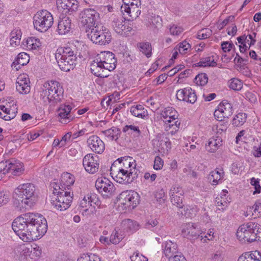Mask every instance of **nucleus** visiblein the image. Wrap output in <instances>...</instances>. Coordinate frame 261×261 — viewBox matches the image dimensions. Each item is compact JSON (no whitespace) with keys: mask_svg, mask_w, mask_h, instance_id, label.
Returning a JSON list of instances; mask_svg holds the SVG:
<instances>
[{"mask_svg":"<svg viewBox=\"0 0 261 261\" xmlns=\"http://www.w3.org/2000/svg\"><path fill=\"white\" fill-rule=\"evenodd\" d=\"M12 228L24 242H31L42 237L47 229V221L42 215L28 213L17 217Z\"/></svg>","mask_w":261,"mask_h":261,"instance_id":"f257e3e1","label":"nucleus"},{"mask_svg":"<svg viewBox=\"0 0 261 261\" xmlns=\"http://www.w3.org/2000/svg\"><path fill=\"white\" fill-rule=\"evenodd\" d=\"M36 188L31 183L20 185L15 190L14 205L21 211L31 208L36 200Z\"/></svg>","mask_w":261,"mask_h":261,"instance_id":"f03ea898","label":"nucleus"},{"mask_svg":"<svg viewBox=\"0 0 261 261\" xmlns=\"http://www.w3.org/2000/svg\"><path fill=\"white\" fill-rule=\"evenodd\" d=\"M41 89L40 98L45 104L54 105L63 98V89L61 84L57 81L46 82Z\"/></svg>","mask_w":261,"mask_h":261,"instance_id":"7ed1b4c3","label":"nucleus"},{"mask_svg":"<svg viewBox=\"0 0 261 261\" xmlns=\"http://www.w3.org/2000/svg\"><path fill=\"white\" fill-rule=\"evenodd\" d=\"M58 65L62 71H69L73 69L76 64V55L69 47L59 48L55 55Z\"/></svg>","mask_w":261,"mask_h":261,"instance_id":"20e7f679","label":"nucleus"},{"mask_svg":"<svg viewBox=\"0 0 261 261\" xmlns=\"http://www.w3.org/2000/svg\"><path fill=\"white\" fill-rule=\"evenodd\" d=\"M87 36L93 43L101 45L109 44L112 39L111 32L101 23H97L92 30H88Z\"/></svg>","mask_w":261,"mask_h":261,"instance_id":"39448f33","label":"nucleus"},{"mask_svg":"<svg viewBox=\"0 0 261 261\" xmlns=\"http://www.w3.org/2000/svg\"><path fill=\"white\" fill-rule=\"evenodd\" d=\"M54 18L50 13L47 10L39 11L33 17V24L36 30L45 32L53 25Z\"/></svg>","mask_w":261,"mask_h":261,"instance_id":"423d86ee","label":"nucleus"},{"mask_svg":"<svg viewBox=\"0 0 261 261\" xmlns=\"http://www.w3.org/2000/svg\"><path fill=\"white\" fill-rule=\"evenodd\" d=\"M80 21L85 32L92 30L98 23L99 14L93 9H85L80 13Z\"/></svg>","mask_w":261,"mask_h":261,"instance_id":"0eeeda50","label":"nucleus"},{"mask_svg":"<svg viewBox=\"0 0 261 261\" xmlns=\"http://www.w3.org/2000/svg\"><path fill=\"white\" fill-rule=\"evenodd\" d=\"M112 166L110 170V174L113 178L117 182L120 184H130L137 177L135 168H130L129 170H126L123 168H119L118 170L114 169Z\"/></svg>","mask_w":261,"mask_h":261,"instance_id":"6e6552de","label":"nucleus"},{"mask_svg":"<svg viewBox=\"0 0 261 261\" xmlns=\"http://www.w3.org/2000/svg\"><path fill=\"white\" fill-rule=\"evenodd\" d=\"M111 25L116 33L125 37L129 35L133 30L129 22L121 16L112 17Z\"/></svg>","mask_w":261,"mask_h":261,"instance_id":"1a4fd4ad","label":"nucleus"},{"mask_svg":"<svg viewBox=\"0 0 261 261\" xmlns=\"http://www.w3.org/2000/svg\"><path fill=\"white\" fill-rule=\"evenodd\" d=\"M95 187L98 192L105 198H111L116 194V189L108 178L100 177L95 181Z\"/></svg>","mask_w":261,"mask_h":261,"instance_id":"9d476101","label":"nucleus"},{"mask_svg":"<svg viewBox=\"0 0 261 261\" xmlns=\"http://www.w3.org/2000/svg\"><path fill=\"white\" fill-rule=\"evenodd\" d=\"M119 199L122 209L125 210L134 209L139 203V196L134 191L122 192L119 195Z\"/></svg>","mask_w":261,"mask_h":261,"instance_id":"9b49d317","label":"nucleus"},{"mask_svg":"<svg viewBox=\"0 0 261 261\" xmlns=\"http://www.w3.org/2000/svg\"><path fill=\"white\" fill-rule=\"evenodd\" d=\"M254 225V222H249L239 226L236 235L241 243H251L253 242V239H255V238H254V234H253Z\"/></svg>","mask_w":261,"mask_h":261,"instance_id":"f8f14e48","label":"nucleus"},{"mask_svg":"<svg viewBox=\"0 0 261 261\" xmlns=\"http://www.w3.org/2000/svg\"><path fill=\"white\" fill-rule=\"evenodd\" d=\"M182 234L185 237L190 240H195L200 238L202 241L204 238H207V236H202L201 230L198 227L197 225L193 223H188L185 224L182 226Z\"/></svg>","mask_w":261,"mask_h":261,"instance_id":"ddd939ff","label":"nucleus"},{"mask_svg":"<svg viewBox=\"0 0 261 261\" xmlns=\"http://www.w3.org/2000/svg\"><path fill=\"white\" fill-rule=\"evenodd\" d=\"M0 164H4V166H6L4 169L6 174L11 172L14 175L19 176L24 171L23 164L17 160L12 159L5 162H1Z\"/></svg>","mask_w":261,"mask_h":261,"instance_id":"4468645a","label":"nucleus"},{"mask_svg":"<svg viewBox=\"0 0 261 261\" xmlns=\"http://www.w3.org/2000/svg\"><path fill=\"white\" fill-rule=\"evenodd\" d=\"M100 62L105 65L108 71H112L116 67L117 60L115 55L110 51H103L98 54L96 57Z\"/></svg>","mask_w":261,"mask_h":261,"instance_id":"2eb2a0df","label":"nucleus"},{"mask_svg":"<svg viewBox=\"0 0 261 261\" xmlns=\"http://www.w3.org/2000/svg\"><path fill=\"white\" fill-rule=\"evenodd\" d=\"M97 155L92 154H86L83 160V165L85 170L90 174H94L99 169V162Z\"/></svg>","mask_w":261,"mask_h":261,"instance_id":"dca6fc26","label":"nucleus"},{"mask_svg":"<svg viewBox=\"0 0 261 261\" xmlns=\"http://www.w3.org/2000/svg\"><path fill=\"white\" fill-rule=\"evenodd\" d=\"M232 107L227 100H223L218 106L217 110L214 112V116L218 119L228 118L232 114Z\"/></svg>","mask_w":261,"mask_h":261,"instance_id":"f3484780","label":"nucleus"},{"mask_svg":"<svg viewBox=\"0 0 261 261\" xmlns=\"http://www.w3.org/2000/svg\"><path fill=\"white\" fill-rule=\"evenodd\" d=\"M176 97L179 100L194 103L197 99L194 90L191 88H186L178 90L176 92Z\"/></svg>","mask_w":261,"mask_h":261,"instance_id":"a211bd4d","label":"nucleus"},{"mask_svg":"<svg viewBox=\"0 0 261 261\" xmlns=\"http://www.w3.org/2000/svg\"><path fill=\"white\" fill-rule=\"evenodd\" d=\"M183 194L184 191L181 188L176 186H172L170 191V197L172 204L177 207H181L184 206Z\"/></svg>","mask_w":261,"mask_h":261,"instance_id":"6ab92c4d","label":"nucleus"},{"mask_svg":"<svg viewBox=\"0 0 261 261\" xmlns=\"http://www.w3.org/2000/svg\"><path fill=\"white\" fill-rule=\"evenodd\" d=\"M62 200L61 198L54 195L51 200V204L54 208L60 211L67 210L70 206L73 198L71 195H69L65 201Z\"/></svg>","mask_w":261,"mask_h":261,"instance_id":"aec40b11","label":"nucleus"},{"mask_svg":"<svg viewBox=\"0 0 261 261\" xmlns=\"http://www.w3.org/2000/svg\"><path fill=\"white\" fill-rule=\"evenodd\" d=\"M162 247L164 254L165 256L169 258V259L172 258L174 256L181 253L178 252L177 244L170 240L163 243Z\"/></svg>","mask_w":261,"mask_h":261,"instance_id":"412c9836","label":"nucleus"},{"mask_svg":"<svg viewBox=\"0 0 261 261\" xmlns=\"http://www.w3.org/2000/svg\"><path fill=\"white\" fill-rule=\"evenodd\" d=\"M72 25V20L69 17L60 18L56 31L60 35H66L70 32Z\"/></svg>","mask_w":261,"mask_h":261,"instance_id":"4be33fe9","label":"nucleus"},{"mask_svg":"<svg viewBox=\"0 0 261 261\" xmlns=\"http://www.w3.org/2000/svg\"><path fill=\"white\" fill-rule=\"evenodd\" d=\"M87 143L90 148L97 153H101L105 146L103 141L97 136H92L88 139Z\"/></svg>","mask_w":261,"mask_h":261,"instance_id":"5701e85b","label":"nucleus"},{"mask_svg":"<svg viewBox=\"0 0 261 261\" xmlns=\"http://www.w3.org/2000/svg\"><path fill=\"white\" fill-rule=\"evenodd\" d=\"M71 109L69 105L62 106L59 108L58 115L61 123L67 124L73 120L74 116L70 113Z\"/></svg>","mask_w":261,"mask_h":261,"instance_id":"b1692460","label":"nucleus"},{"mask_svg":"<svg viewBox=\"0 0 261 261\" xmlns=\"http://www.w3.org/2000/svg\"><path fill=\"white\" fill-rule=\"evenodd\" d=\"M105 65L99 62L98 59H96L90 64V70L92 74L97 77H106L108 75L105 72Z\"/></svg>","mask_w":261,"mask_h":261,"instance_id":"393cba45","label":"nucleus"},{"mask_svg":"<svg viewBox=\"0 0 261 261\" xmlns=\"http://www.w3.org/2000/svg\"><path fill=\"white\" fill-rule=\"evenodd\" d=\"M57 4L59 7L69 12L76 11L79 7L76 0H57Z\"/></svg>","mask_w":261,"mask_h":261,"instance_id":"a878e982","label":"nucleus"},{"mask_svg":"<svg viewBox=\"0 0 261 261\" xmlns=\"http://www.w3.org/2000/svg\"><path fill=\"white\" fill-rule=\"evenodd\" d=\"M16 88L21 94H27L30 91L29 80L22 76H19L16 82Z\"/></svg>","mask_w":261,"mask_h":261,"instance_id":"bb28decb","label":"nucleus"},{"mask_svg":"<svg viewBox=\"0 0 261 261\" xmlns=\"http://www.w3.org/2000/svg\"><path fill=\"white\" fill-rule=\"evenodd\" d=\"M222 139L218 136L211 138L207 144L205 145V149L210 152H214L222 145Z\"/></svg>","mask_w":261,"mask_h":261,"instance_id":"cd10ccee","label":"nucleus"},{"mask_svg":"<svg viewBox=\"0 0 261 261\" xmlns=\"http://www.w3.org/2000/svg\"><path fill=\"white\" fill-rule=\"evenodd\" d=\"M224 173L223 170L217 168L210 172L208 176L209 182L213 185H217L224 177Z\"/></svg>","mask_w":261,"mask_h":261,"instance_id":"c85d7f7f","label":"nucleus"},{"mask_svg":"<svg viewBox=\"0 0 261 261\" xmlns=\"http://www.w3.org/2000/svg\"><path fill=\"white\" fill-rule=\"evenodd\" d=\"M29 61V56L25 53H20L14 60L12 64V66L15 68L17 70L20 68L21 66L27 65Z\"/></svg>","mask_w":261,"mask_h":261,"instance_id":"c756f323","label":"nucleus"},{"mask_svg":"<svg viewBox=\"0 0 261 261\" xmlns=\"http://www.w3.org/2000/svg\"><path fill=\"white\" fill-rule=\"evenodd\" d=\"M134 161V160H133L132 158L130 156H124L116 160L112 164V166L113 167H116L115 164H117V162H118L120 166H121L120 168H123L126 170H129L130 168H132L133 167V164H134V167L132 169L134 168H135V167L136 166V164Z\"/></svg>","mask_w":261,"mask_h":261,"instance_id":"7c9ffc66","label":"nucleus"},{"mask_svg":"<svg viewBox=\"0 0 261 261\" xmlns=\"http://www.w3.org/2000/svg\"><path fill=\"white\" fill-rule=\"evenodd\" d=\"M238 261H261V253L257 250L246 252L240 256Z\"/></svg>","mask_w":261,"mask_h":261,"instance_id":"2f4dec72","label":"nucleus"},{"mask_svg":"<svg viewBox=\"0 0 261 261\" xmlns=\"http://www.w3.org/2000/svg\"><path fill=\"white\" fill-rule=\"evenodd\" d=\"M102 133L107 137L108 140L117 141L120 137L121 130L118 127H112L110 129L102 131Z\"/></svg>","mask_w":261,"mask_h":261,"instance_id":"473e14b6","label":"nucleus"},{"mask_svg":"<svg viewBox=\"0 0 261 261\" xmlns=\"http://www.w3.org/2000/svg\"><path fill=\"white\" fill-rule=\"evenodd\" d=\"M61 181L64 187L67 188V190H69V187L73 185L75 178L72 174L66 172L62 175Z\"/></svg>","mask_w":261,"mask_h":261,"instance_id":"72a5a7b5","label":"nucleus"},{"mask_svg":"<svg viewBox=\"0 0 261 261\" xmlns=\"http://www.w3.org/2000/svg\"><path fill=\"white\" fill-rule=\"evenodd\" d=\"M130 113L135 117L144 118L147 114V111L145 110L142 105H138L136 106H132L130 108Z\"/></svg>","mask_w":261,"mask_h":261,"instance_id":"f704fd0d","label":"nucleus"},{"mask_svg":"<svg viewBox=\"0 0 261 261\" xmlns=\"http://www.w3.org/2000/svg\"><path fill=\"white\" fill-rule=\"evenodd\" d=\"M162 117L164 120L168 119L175 120L177 118L178 114L176 111L172 107L166 108L161 113Z\"/></svg>","mask_w":261,"mask_h":261,"instance_id":"c9c22d12","label":"nucleus"},{"mask_svg":"<svg viewBox=\"0 0 261 261\" xmlns=\"http://www.w3.org/2000/svg\"><path fill=\"white\" fill-rule=\"evenodd\" d=\"M196 65V66L199 67H215L217 66V63L215 62L213 57L212 56L201 58L200 61Z\"/></svg>","mask_w":261,"mask_h":261,"instance_id":"e433bc0d","label":"nucleus"},{"mask_svg":"<svg viewBox=\"0 0 261 261\" xmlns=\"http://www.w3.org/2000/svg\"><path fill=\"white\" fill-rule=\"evenodd\" d=\"M175 120L168 119L164 120L166 123V130L169 131L170 128H172L171 131L172 134H174L176 131L178 130L179 128L180 122L178 120H176L173 122Z\"/></svg>","mask_w":261,"mask_h":261,"instance_id":"4c0bfd02","label":"nucleus"},{"mask_svg":"<svg viewBox=\"0 0 261 261\" xmlns=\"http://www.w3.org/2000/svg\"><path fill=\"white\" fill-rule=\"evenodd\" d=\"M123 132L128 133V134L133 135L135 137H138L141 134L139 127L134 124L126 125L123 128Z\"/></svg>","mask_w":261,"mask_h":261,"instance_id":"58836bf2","label":"nucleus"},{"mask_svg":"<svg viewBox=\"0 0 261 261\" xmlns=\"http://www.w3.org/2000/svg\"><path fill=\"white\" fill-rule=\"evenodd\" d=\"M30 258L31 261L38 260L42 253L41 248L37 245H35L34 246H32L30 247Z\"/></svg>","mask_w":261,"mask_h":261,"instance_id":"ea45409f","label":"nucleus"},{"mask_svg":"<svg viewBox=\"0 0 261 261\" xmlns=\"http://www.w3.org/2000/svg\"><path fill=\"white\" fill-rule=\"evenodd\" d=\"M247 115L245 113H239L232 120V124L236 127L242 125L246 121Z\"/></svg>","mask_w":261,"mask_h":261,"instance_id":"a19ab883","label":"nucleus"},{"mask_svg":"<svg viewBox=\"0 0 261 261\" xmlns=\"http://www.w3.org/2000/svg\"><path fill=\"white\" fill-rule=\"evenodd\" d=\"M18 251L20 253V257L23 261H31L30 258V248L25 246H21L17 248Z\"/></svg>","mask_w":261,"mask_h":261,"instance_id":"79ce46f5","label":"nucleus"},{"mask_svg":"<svg viewBox=\"0 0 261 261\" xmlns=\"http://www.w3.org/2000/svg\"><path fill=\"white\" fill-rule=\"evenodd\" d=\"M25 45L29 49H36L41 45V43L38 39L30 37L26 40Z\"/></svg>","mask_w":261,"mask_h":261,"instance_id":"37998d69","label":"nucleus"},{"mask_svg":"<svg viewBox=\"0 0 261 261\" xmlns=\"http://www.w3.org/2000/svg\"><path fill=\"white\" fill-rule=\"evenodd\" d=\"M138 46L140 48V51L142 52L147 58L151 55V46L149 42L140 43Z\"/></svg>","mask_w":261,"mask_h":261,"instance_id":"c03bdc74","label":"nucleus"},{"mask_svg":"<svg viewBox=\"0 0 261 261\" xmlns=\"http://www.w3.org/2000/svg\"><path fill=\"white\" fill-rule=\"evenodd\" d=\"M229 87L235 91L240 90L243 87L242 82L238 79L232 78L228 82Z\"/></svg>","mask_w":261,"mask_h":261,"instance_id":"a18cd8bd","label":"nucleus"},{"mask_svg":"<svg viewBox=\"0 0 261 261\" xmlns=\"http://www.w3.org/2000/svg\"><path fill=\"white\" fill-rule=\"evenodd\" d=\"M122 225L124 227V229L127 231H134L137 229L138 225L136 222H134L130 219L124 220L122 221Z\"/></svg>","mask_w":261,"mask_h":261,"instance_id":"49530a36","label":"nucleus"},{"mask_svg":"<svg viewBox=\"0 0 261 261\" xmlns=\"http://www.w3.org/2000/svg\"><path fill=\"white\" fill-rule=\"evenodd\" d=\"M208 82V77L206 73L198 74L194 79V82L198 85L204 86Z\"/></svg>","mask_w":261,"mask_h":261,"instance_id":"de8ad7c7","label":"nucleus"},{"mask_svg":"<svg viewBox=\"0 0 261 261\" xmlns=\"http://www.w3.org/2000/svg\"><path fill=\"white\" fill-rule=\"evenodd\" d=\"M100 258L98 256L92 253H87L82 254L80 257L77 259V261H100Z\"/></svg>","mask_w":261,"mask_h":261,"instance_id":"09e8293b","label":"nucleus"},{"mask_svg":"<svg viewBox=\"0 0 261 261\" xmlns=\"http://www.w3.org/2000/svg\"><path fill=\"white\" fill-rule=\"evenodd\" d=\"M251 211L252 215L256 217L261 216V201L257 200L255 204L249 207V212Z\"/></svg>","mask_w":261,"mask_h":261,"instance_id":"8fccbe9b","label":"nucleus"},{"mask_svg":"<svg viewBox=\"0 0 261 261\" xmlns=\"http://www.w3.org/2000/svg\"><path fill=\"white\" fill-rule=\"evenodd\" d=\"M190 44L186 41H184L179 43L176 47L175 49H178L180 54H186L188 50L190 48Z\"/></svg>","mask_w":261,"mask_h":261,"instance_id":"3c124183","label":"nucleus"},{"mask_svg":"<svg viewBox=\"0 0 261 261\" xmlns=\"http://www.w3.org/2000/svg\"><path fill=\"white\" fill-rule=\"evenodd\" d=\"M212 34L211 30L205 28L198 32L197 38L199 39H205L210 37Z\"/></svg>","mask_w":261,"mask_h":261,"instance_id":"603ef678","label":"nucleus"},{"mask_svg":"<svg viewBox=\"0 0 261 261\" xmlns=\"http://www.w3.org/2000/svg\"><path fill=\"white\" fill-rule=\"evenodd\" d=\"M149 22L152 28H158L162 25V19L159 15L151 16Z\"/></svg>","mask_w":261,"mask_h":261,"instance_id":"864d4df0","label":"nucleus"},{"mask_svg":"<svg viewBox=\"0 0 261 261\" xmlns=\"http://www.w3.org/2000/svg\"><path fill=\"white\" fill-rule=\"evenodd\" d=\"M122 239L123 237L122 235H119L118 231L114 230L110 236L109 241L111 242V244H117Z\"/></svg>","mask_w":261,"mask_h":261,"instance_id":"5fc2aeb1","label":"nucleus"},{"mask_svg":"<svg viewBox=\"0 0 261 261\" xmlns=\"http://www.w3.org/2000/svg\"><path fill=\"white\" fill-rule=\"evenodd\" d=\"M254 226L253 234H254V238H255V239H253V242L261 241V225L254 222Z\"/></svg>","mask_w":261,"mask_h":261,"instance_id":"6e6d98bb","label":"nucleus"},{"mask_svg":"<svg viewBox=\"0 0 261 261\" xmlns=\"http://www.w3.org/2000/svg\"><path fill=\"white\" fill-rule=\"evenodd\" d=\"M178 208L179 209L177 213L179 215L184 216L187 218H192L193 217V215L191 213L190 211H193L194 208L189 210L188 207L184 206V205L182 206L181 207Z\"/></svg>","mask_w":261,"mask_h":261,"instance_id":"4d7b16f0","label":"nucleus"},{"mask_svg":"<svg viewBox=\"0 0 261 261\" xmlns=\"http://www.w3.org/2000/svg\"><path fill=\"white\" fill-rule=\"evenodd\" d=\"M87 199L92 205V203L98 205L99 203V200L97 195L94 193H89L85 195Z\"/></svg>","mask_w":261,"mask_h":261,"instance_id":"13d9d810","label":"nucleus"},{"mask_svg":"<svg viewBox=\"0 0 261 261\" xmlns=\"http://www.w3.org/2000/svg\"><path fill=\"white\" fill-rule=\"evenodd\" d=\"M154 196L156 201L160 203L161 204L165 202L166 197L165 196V192L163 189L157 191Z\"/></svg>","mask_w":261,"mask_h":261,"instance_id":"bf43d9fd","label":"nucleus"},{"mask_svg":"<svg viewBox=\"0 0 261 261\" xmlns=\"http://www.w3.org/2000/svg\"><path fill=\"white\" fill-rule=\"evenodd\" d=\"M250 183L251 185L253 186L254 187L255 191L253 192V194L260 193L261 191V187L259 184L258 179L253 177L251 179Z\"/></svg>","mask_w":261,"mask_h":261,"instance_id":"052dcab7","label":"nucleus"},{"mask_svg":"<svg viewBox=\"0 0 261 261\" xmlns=\"http://www.w3.org/2000/svg\"><path fill=\"white\" fill-rule=\"evenodd\" d=\"M163 164V160L159 156H155L154 161L153 168L155 170H160L162 168Z\"/></svg>","mask_w":261,"mask_h":261,"instance_id":"680f3d73","label":"nucleus"},{"mask_svg":"<svg viewBox=\"0 0 261 261\" xmlns=\"http://www.w3.org/2000/svg\"><path fill=\"white\" fill-rule=\"evenodd\" d=\"M69 195H71L72 197L73 198V193H71L70 191L66 190H62V191L58 192V194H57V195L56 196H57L58 198H61L62 199V201H65L66 198L67 197V196H68Z\"/></svg>","mask_w":261,"mask_h":261,"instance_id":"e2e57ef3","label":"nucleus"},{"mask_svg":"<svg viewBox=\"0 0 261 261\" xmlns=\"http://www.w3.org/2000/svg\"><path fill=\"white\" fill-rule=\"evenodd\" d=\"M0 109L1 110H2L4 112L6 113L7 115L6 116H4L3 117V119L5 120H9L12 119H13L14 117V116L12 115H10V110L9 109L6 108L5 106L1 105L0 106Z\"/></svg>","mask_w":261,"mask_h":261,"instance_id":"0e129e2a","label":"nucleus"},{"mask_svg":"<svg viewBox=\"0 0 261 261\" xmlns=\"http://www.w3.org/2000/svg\"><path fill=\"white\" fill-rule=\"evenodd\" d=\"M169 30L171 34L174 36L179 35L183 31V29L175 25L171 26Z\"/></svg>","mask_w":261,"mask_h":261,"instance_id":"69168bd1","label":"nucleus"},{"mask_svg":"<svg viewBox=\"0 0 261 261\" xmlns=\"http://www.w3.org/2000/svg\"><path fill=\"white\" fill-rule=\"evenodd\" d=\"M130 259L132 261H146V257L140 254L138 252H135L130 256Z\"/></svg>","mask_w":261,"mask_h":261,"instance_id":"338daca9","label":"nucleus"},{"mask_svg":"<svg viewBox=\"0 0 261 261\" xmlns=\"http://www.w3.org/2000/svg\"><path fill=\"white\" fill-rule=\"evenodd\" d=\"M211 259L213 261H221L223 259V255L222 252L217 251L211 256Z\"/></svg>","mask_w":261,"mask_h":261,"instance_id":"774afa93","label":"nucleus"}]
</instances>
